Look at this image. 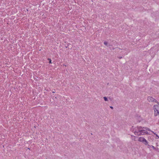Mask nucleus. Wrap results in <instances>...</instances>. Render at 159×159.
<instances>
[{
  "label": "nucleus",
  "mask_w": 159,
  "mask_h": 159,
  "mask_svg": "<svg viewBox=\"0 0 159 159\" xmlns=\"http://www.w3.org/2000/svg\"><path fill=\"white\" fill-rule=\"evenodd\" d=\"M153 109L154 111V115L155 116L159 115V104L154 105L153 107Z\"/></svg>",
  "instance_id": "1"
},
{
  "label": "nucleus",
  "mask_w": 159,
  "mask_h": 159,
  "mask_svg": "<svg viewBox=\"0 0 159 159\" xmlns=\"http://www.w3.org/2000/svg\"><path fill=\"white\" fill-rule=\"evenodd\" d=\"M136 132H134V134L137 136H140L141 135H144L145 134H150L148 133V132L146 131L144 129H143L142 130L141 132H139V133H136Z\"/></svg>",
  "instance_id": "2"
},
{
  "label": "nucleus",
  "mask_w": 159,
  "mask_h": 159,
  "mask_svg": "<svg viewBox=\"0 0 159 159\" xmlns=\"http://www.w3.org/2000/svg\"><path fill=\"white\" fill-rule=\"evenodd\" d=\"M138 141L142 142L145 145H148L147 141L143 137H140L139 138Z\"/></svg>",
  "instance_id": "3"
},
{
  "label": "nucleus",
  "mask_w": 159,
  "mask_h": 159,
  "mask_svg": "<svg viewBox=\"0 0 159 159\" xmlns=\"http://www.w3.org/2000/svg\"><path fill=\"white\" fill-rule=\"evenodd\" d=\"M147 100L149 102H155L157 103V104H159V102H158L157 101L154 99L152 97L149 96L148 97Z\"/></svg>",
  "instance_id": "4"
},
{
  "label": "nucleus",
  "mask_w": 159,
  "mask_h": 159,
  "mask_svg": "<svg viewBox=\"0 0 159 159\" xmlns=\"http://www.w3.org/2000/svg\"><path fill=\"white\" fill-rule=\"evenodd\" d=\"M143 129H144V127H142L141 126H138L136 128V130L134 132H136V133L140 132Z\"/></svg>",
  "instance_id": "5"
},
{
  "label": "nucleus",
  "mask_w": 159,
  "mask_h": 159,
  "mask_svg": "<svg viewBox=\"0 0 159 159\" xmlns=\"http://www.w3.org/2000/svg\"><path fill=\"white\" fill-rule=\"evenodd\" d=\"M151 132H152L154 134H155L156 135V136L157 137V138H159V136L157 134H156L155 133H154L152 131H151Z\"/></svg>",
  "instance_id": "6"
},
{
  "label": "nucleus",
  "mask_w": 159,
  "mask_h": 159,
  "mask_svg": "<svg viewBox=\"0 0 159 159\" xmlns=\"http://www.w3.org/2000/svg\"><path fill=\"white\" fill-rule=\"evenodd\" d=\"M144 129H145L146 130H149V131H152L151 130H150V129L148 128H146V127H145L144 128Z\"/></svg>",
  "instance_id": "7"
},
{
  "label": "nucleus",
  "mask_w": 159,
  "mask_h": 159,
  "mask_svg": "<svg viewBox=\"0 0 159 159\" xmlns=\"http://www.w3.org/2000/svg\"><path fill=\"white\" fill-rule=\"evenodd\" d=\"M103 98L105 101H107L108 99L106 97H104Z\"/></svg>",
  "instance_id": "8"
},
{
  "label": "nucleus",
  "mask_w": 159,
  "mask_h": 159,
  "mask_svg": "<svg viewBox=\"0 0 159 159\" xmlns=\"http://www.w3.org/2000/svg\"><path fill=\"white\" fill-rule=\"evenodd\" d=\"M104 43L105 45H106V46H107L108 44L107 42L106 41L104 42Z\"/></svg>",
  "instance_id": "9"
},
{
  "label": "nucleus",
  "mask_w": 159,
  "mask_h": 159,
  "mask_svg": "<svg viewBox=\"0 0 159 159\" xmlns=\"http://www.w3.org/2000/svg\"><path fill=\"white\" fill-rule=\"evenodd\" d=\"M145 145L146 146H148V148H150L151 147V146L149 145L148 143V145Z\"/></svg>",
  "instance_id": "10"
},
{
  "label": "nucleus",
  "mask_w": 159,
  "mask_h": 159,
  "mask_svg": "<svg viewBox=\"0 0 159 159\" xmlns=\"http://www.w3.org/2000/svg\"><path fill=\"white\" fill-rule=\"evenodd\" d=\"M48 60L49 61V63H52L51 59L49 58V59H48Z\"/></svg>",
  "instance_id": "11"
},
{
  "label": "nucleus",
  "mask_w": 159,
  "mask_h": 159,
  "mask_svg": "<svg viewBox=\"0 0 159 159\" xmlns=\"http://www.w3.org/2000/svg\"><path fill=\"white\" fill-rule=\"evenodd\" d=\"M151 147L153 149H155V147L153 146L152 145H151Z\"/></svg>",
  "instance_id": "12"
},
{
  "label": "nucleus",
  "mask_w": 159,
  "mask_h": 159,
  "mask_svg": "<svg viewBox=\"0 0 159 159\" xmlns=\"http://www.w3.org/2000/svg\"><path fill=\"white\" fill-rule=\"evenodd\" d=\"M117 51H120V50H121V49H120V48H117Z\"/></svg>",
  "instance_id": "13"
},
{
  "label": "nucleus",
  "mask_w": 159,
  "mask_h": 159,
  "mask_svg": "<svg viewBox=\"0 0 159 159\" xmlns=\"http://www.w3.org/2000/svg\"><path fill=\"white\" fill-rule=\"evenodd\" d=\"M110 107L111 108V109H113V107L112 106H110Z\"/></svg>",
  "instance_id": "14"
},
{
  "label": "nucleus",
  "mask_w": 159,
  "mask_h": 159,
  "mask_svg": "<svg viewBox=\"0 0 159 159\" xmlns=\"http://www.w3.org/2000/svg\"><path fill=\"white\" fill-rule=\"evenodd\" d=\"M115 48H113V50H115Z\"/></svg>",
  "instance_id": "15"
},
{
  "label": "nucleus",
  "mask_w": 159,
  "mask_h": 159,
  "mask_svg": "<svg viewBox=\"0 0 159 159\" xmlns=\"http://www.w3.org/2000/svg\"><path fill=\"white\" fill-rule=\"evenodd\" d=\"M119 58H120V59H121V58H122V57H120Z\"/></svg>",
  "instance_id": "16"
},
{
  "label": "nucleus",
  "mask_w": 159,
  "mask_h": 159,
  "mask_svg": "<svg viewBox=\"0 0 159 159\" xmlns=\"http://www.w3.org/2000/svg\"><path fill=\"white\" fill-rule=\"evenodd\" d=\"M141 120V118H140V120Z\"/></svg>",
  "instance_id": "17"
},
{
  "label": "nucleus",
  "mask_w": 159,
  "mask_h": 159,
  "mask_svg": "<svg viewBox=\"0 0 159 159\" xmlns=\"http://www.w3.org/2000/svg\"><path fill=\"white\" fill-rule=\"evenodd\" d=\"M55 93V92H54V91H53V92H52V93Z\"/></svg>",
  "instance_id": "18"
},
{
  "label": "nucleus",
  "mask_w": 159,
  "mask_h": 159,
  "mask_svg": "<svg viewBox=\"0 0 159 159\" xmlns=\"http://www.w3.org/2000/svg\"><path fill=\"white\" fill-rule=\"evenodd\" d=\"M64 66H66V65H64Z\"/></svg>",
  "instance_id": "19"
},
{
  "label": "nucleus",
  "mask_w": 159,
  "mask_h": 159,
  "mask_svg": "<svg viewBox=\"0 0 159 159\" xmlns=\"http://www.w3.org/2000/svg\"><path fill=\"white\" fill-rule=\"evenodd\" d=\"M64 66H66V65H64Z\"/></svg>",
  "instance_id": "20"
},
{
  "label": "nucleus",
  "mask_w": 159,
  "mask_h": 159,
  "mask_svg": "<svg viewBox=\"0 0 159 159\" xmlns=\"http://www.w3.org/2000/svg\"><path fill=\"white\" fill-rule=\"evenodd\" d=\"M64 66H66V65H64Z\"/></svg>",
  "instance_id": "21"
}]
</instances>
